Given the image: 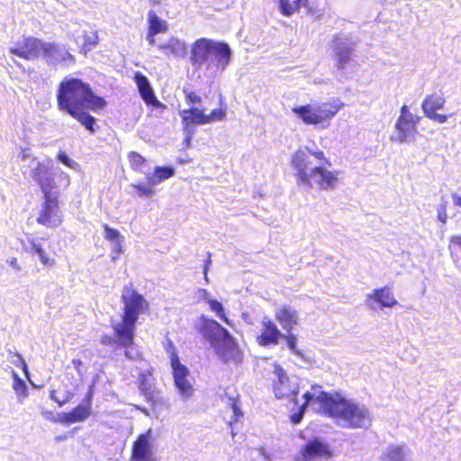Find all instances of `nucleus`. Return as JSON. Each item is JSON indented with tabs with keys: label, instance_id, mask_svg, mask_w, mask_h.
<instances>
[{
	"label": "nucleus",
	"instance_id": "nucleus-47",
	"mask_svg": "<svg viewBox=\"0 0 461 461\" xmlns=\"http://www.w3.org/2000/svg\"><path fill=\"white\" fill-rule=\"evenodd\" d=\"M211 257H212L211 253L208 252L207 253V258H206V260L204 262L203 269V276H204V279H205L206 282H208V271H209V267H210V265H211V262H212Z\"/></svg>",
	"mask_w": 461,
	"mask_h": 461
},
{
	"label": "nucleus",
	"instance_id": "nucleus-31",
	"mask_svg": "<svg viewBox=\"0 0 461 461\" xmlns=\"http://www.w3.org/2000/svg\"><path fill=\"white\" fill-rule=\"evenodd\" d=\"M303 402L300 406L298 412L294 414L291 417V420L294 424H297L302 420L303 416L307 407L310 404H312V402H316V397H314L313 394L310 392L304 393L303 395Z\"/></svg>",
	"mask_w": 461,
	"mask_h": 461
},
{
	"label": "nucleus",
	"instance_id": "nucleus-7",
	"mask_svg": "<svg viewBox=\"0 0 461 461\" xmlns=\"http://www.w3.org/2000/svg\"><path fill=\"white\" fill-rule=\"evenodd\" d=\"M343 107L344 104L339 98H330L314 105L307 104L293 107L292 112L306 125H319L321 128H327Z\"/></svg>",
	"mask_w": 461,
	"mask_h": 461
},
{
	"label": "nucleus",
	"instance_id": "nucleus-25",
	"mask_svg": "<svg viewBox=\"0 0 461 461\" xmlns=\"http://www.w3.org/2000/svg\"><path fill=\"white\" fill-rule=\"evenodd\" d=\"M183 125L186 128L192 124L203 125L205 124V113L204 109L198 107H189V109L183 110L180 113Z\"/></svg>",
	"mask_w": 461,
	"mask_h": 461
},
{
	"label": "nucleus",
	"instance_id": "nucleus-53",
	"mask_svg": "<svg viewBox=\"0 0 461 461\" xmlns=\"http://www.w3.org/2000/svg\"><path fill=\"white\" fill-rule=\"evenodd\" d=\"M452 198H453L454 204L456 206L461 207V196L458 195V194H454L452 195Z\"/></svg>",
	"mask_w": 461,
	"mask_h": 461
},
{
	"label": "nucleus",
	"instance_id": "nucleus-28",
	"mask_svg": "<svg viewBox=\"0 0 461 461\" xmlns=\"http://www.w3.org/2000/svg\"><path fill=\"white\" fill-rule=\"evenodd\" d=\"M380 461H404V452L402 447L390 445L383 452Z\"/></svg>",
	"mask_w": 461,
	"mask_h": 461
},
{
	"label": "nucleus",
	"instance_id": "nucleus-37",
	"mask_svg": "<svg viewBox=\"0 0 461 461\" xmlns=\"http://www.w3.org/2000/svg\"><path fill=\"white\" fill-rule=\"evenodd\" d=\"M98 44V35L96 32H91L89 33L84 34V43L82 45L81 50L86 55L88 51L92 50L95 46Z\"/></svg>",
	"mask_w": 461,
	"mask_h": 461
},
{
	"label": "nucleus",
	"instance_id": "nucleus-33",
	"mask_svg": "<svg viewBox=\"0 0 461 461\" xmlns=\"http://www.w3.org/2000/svg\"><path fill=\"white\" fill-rule=\"evenodd\" d=\"M449 251L456 267H460L459 250H461V236H452L449 240Z\"/></svg>",
	"mask_w": 461,
	"mask_h": 461
},
{
	"label": "nucleus",
	"instance_id": "nucleus-50",
	"mask_svg": "<svg viewBox=\"0 0 461 461\" xmlns=\"http://www.w3.org/2000/svg\"><path fill=\"white\" fill-rule=\"evenodd\" d=\"M17 357H18V361L20 363V366H21L22 369L23 370V372L25 374H27L28 373V367H27V364H26L25 360L19 354L17 355Z\"/></svg>",
	"mask_w": 461,
	"mask_h": 461
},
{
	"label": "nucleus",
	"instance_id": "nucleus-20",
	"mask_svg": "<svg viewBox=\"0 0 461 461\" xmlns=\"http://www.w3.org/2000/svg\"><path fill=\"white\" fill-rule=\"evenodd\" d=\"M131 461H156L153 457L149 433L140 434L133 442L131 451Z\"/></svg>",
	"mask_w": 461,
	"mask_h": 461
},
{
	"label": "nucleus",
	"instance_id": "nucleus-5",
	"mask_svg": "<svg viewBox=\"0 0 461 461\" xmlns=\"http://www.w3.org/2000/svg\"><path fill=\"white\" fill-rule=\"evenodd\" d=\"M31 176L43 194V201L38 212L36 221L46 228L55 229L63 221L57 185L50 173L49 167L43 163L38 162L32 169Z\"/></svg>",
	"mask_w": 461,
	"mask_h": 461
},
{
	"label": "nucleus",
	"instance_id": "nucleus-9",
	"mask_svg": "<svg viewBox=\"0 0 461 461\" xmlns=\"http://www.w3.org/2000/svg\"><path fill=\"white\" fill-rule=\"evenodd\" d=\"M152 375L151 370L140 372L136 382L138 389L152 410L167 407L166 401L159 395V391L155 386Z\"/></svg>",
	"mask_w": 461,
	"mask_h": 461
},
{
	"label": "nucleus",
	"instance_id": "nucleus-19",
	"mask_svg": "<svg viewBox=\"0 0 461 461\" xmlns=\"http://www.w3.org/2000/svg\"><path fill=\"white\" fill-rule=\"evenodd\" d=\"M133 80L137 85L140 95L147 105L156 108L165 109L167 106L161 103L155 95L148 77L142 73L137 71L133 75Z\"/></svg>",
	"mask_w": 461,
	"mask_h": 461
},
{
	"label": "nucleus",
	"instance_id": "nucleus-22",
	"mask_svg": "<svg viewBox=\"0 0 461 461\" xmlns=\"http://www.w3.org/2000/svg\"><path fill=\"white\" fill-rule=\"evenodd\" d=\"M275 318L285 331H291L299 324L298 312L289 305L277 308Z\"/></svg>",
	"mask_w": 461,
	"mask_h": 461
},
{
	"label": "nucleus",
	"instance_id": "nucleus-35",
	"mask_svg": "<svg viewBox=\"0 0 461 461\" xmlns=\"http://www.w3.org/2000/svg\"><path fill=\"white\" fill-rule=\"evenodd\" d=\"M127 158L131 168L135 171L141 173V167L147 162L146 158L136 151H130L127 154Z\"/></svg>",
	"mask_w": 461,
	"mask_h": 461
},
{
	"label": "nucleus",
	"instance_id": "nucleus-51",
	"mask_svg": "<svg viewBox=\"0 0 461 461\" xmlns=\"http://www.w3.org/2000/svg\"><path fill=\"white\" fill-rule=\"evenodd\" d=\"M156 33H151L150 32H147V40L150 45H154L156 43L155 36Z\"/></svg>",
	"mask_w": 461,
	"mask_h": 461
},
{
	"label": "nucleus",
	"instance_id": "nucleus-24",
	"mask_svg": "<svg viewBox=\"0 0 461 461\" xmlns=\"http://www.w3.org/2000/svg\"><path fill=\"white\" fill-rule=\"evenodd\" d=\"M302 7L307 9V14H314L315 9L310 6L309 0H278L279 12L284 16H291L300 11Z\"/></svg>",
	"mask_w": 461,
	"mask_h": 461
},
{
	"label": "nucleus",
	"instance_id": "nucleus-55",
	"mask_svg": "<svg viewBox=\"0 0 461 461\" xmlns=\"http://www.w3.org/2000/svg\"><path fill=\"white\" fill-rule=\"evenodd\" d=\"M112 341H113L112 338L107 337V336L104 337L102 339V343L104 344V345H110L112 343Z\"/></svg>",
	"mask_w": 461,
	"mask_h": 461
},
{
	"label": "nucleus",
	"instance_id": "nucleus-46",
	"mask_svg": "<svg viewBox=\"0 0 461 461\" xmlns=\"http://www.w3.org/2000/svg\"><path fill=\"white\" fill-rule=\"evenodd\" d=\"M58 159L70 168H74L77 166V162L69 158L65 152H59Z\"/></svg>",
	"mask_w": 461,
	"mask_h": 461
},
{
	"label": "nucleus",
	"instance_id": "nucleus-44",
	"mask_svg": "<svg viewBox=\"0 0 461 461\" xmlns=\"http://www.w3.org/2000/svg\"><path fill=\"white\" fill-rule=\"evenodd\" d=\"M50 399L52 401H54L55 402H57L59 406H62L65 403H67L71 398L70 394H66V395L60 396L59 390H56V389H53L50 391Z\"/></svg>",
	"mask_w": 461,
	"mask_h": 461
},
{
	"label": "nucleus",
	"instance_id": "nucleus-21",
	"mask_svg": "<svg viewBox=\"0 0 461 461\" xmlns=\"http://www.w3.org/2000/svg\"><path fill=\"white\" fill-rule=\"evenodd\" d=\"M366 301L370 308H375V303L380 309L393 308L398 304L392 289L388 286L375 289L366 295Z\"/></svg>",
	"mask_w": 461,
	"mask_h": 461
},
{
	"label": "nucleus",
	"instance_id": "nucleus-34",
	"mask_svg": "<svg viewBox=\"0 0 461 461\" xmlns=\"http://www.w3.org/2000/svg\"><path fill=\"white\" fill-rule=\"evenodd\" d=\"M205 302L210 306V309L219 317L221 321L226 324L232 326V323L227 317L222 304L214 299H206Z\"/></svg>",
	"mask_w": 461,
	"mask_h": 461
},
{
	"label": "nucleus",
	"instance_id": "nucleus-15",
	"mask_svg": "<svg viewBox=\"0 0 461 461\" xmlns=\"http://www.w3.org/2000/svg\"><path fill=\"white\" fill-rule=\"evenodd\" d=\"M221 342L217 348V356L224 364L235 363L239 364L242 360V352L234 338L230 332H226L225 336L220 339Z\"/></svg>",
	"mask_w": 461,
	"mask_h": 461
},
{
	"label": "nucleus",
	"instance_id": "nucleus-52",
	"mask_svg": "<svg viewBox=\"0 0 461 461\" xmlns=\"http://www.w3.org/2000/svg\"><path fill=\"white\" fill-rule=\"evenodd\" d=\"M72 363L74 365V367L75 369L77 371V372H80L81 371V367L83 366V362L82 360L80 359H73L72 360Z\"/></svg>",
	"mask_w": 461,
	"mask_h": 461
},
{
	"label": "nucleus",
	"instance_id": "nucleus-32",
	"mask_svg": "<svg viewBox=\"0 0 461 461\" xmlns=\"http://www.w3.org/2000/svg\"><path fill=\"white\" fill-rule=\"evenodd\" d=\"M159 48L166 53H170L173 55H177L181 52H184L185 50V44L176 38L169 39L167 43L161 45Z\"/></svg>",
	"mask_w": 461,
	"mask_h": 461
},
{
	"label": "nucleus",
	"instance_id": "nucleus-26",
	"mask_svg": "<svg viewBox=\"0 0 461 461\" xmlns=\"http://www.w3.org/2000/svg\"><path fill=\"white\" fill-rule=\"evenodd\" d=\"M354 48L352 44L339 42L335 47V53L337 55V67L339 69H344L349 63L352 58Z\"/></svg>",
	"mask_w": 461,
	"mask_h": 461
},
{
	"label": "nucleus",
	"instance_id": "nucleus-30",
	"mask_svg": "<svg viewBox=\"0 0 461 461\" xmlns=\"http://www.w3.org/2000/svg\"><path fill=\"white\" fill-rule=\"evenodd\" d=\"M30 243L31 250L38 255L39 259L43 266L52 267L55 264L54 258L49 257L40 243H37L34 240H32Z\"/></svg>",
	"mask_w": 461,
	"mask_h": 461
},
{
	"label": "nucleus",
	"instance_id": "nucleus-54",
	"mask_svg": "<svg viewBox=\"0 0 461 461\" xmlns=\"http://www.w3.org/2000/svg\"><path fill=\"white\" fill-rule=\"evenodd\" d=\"M63 180L65 182V187H68L69 185V182H70L69 176L68 174L64 173Z\"/></svg>",
	"mask_w": 461,
	"mask_h": 461
},
{
	"label": "nucleus",
	"instance_id": "nucleus-57",
	"mask_svg": "<svg viewBox=\"0 0 461 461\" xmlns=\"http://www.w3.org/2000/svg\"><path fill=\"white\" fill-rule=\"evenodd\" d=\"M202 292L204 294H208L207 291L205 289H203Z\"/></svg>",
	"mask_w": 461,
	"mask_h": 461
},
{
	"label": "nucleus",
	"instance_id": "nucleus-18",
	"mask_svg": "<svg viewBox=\"0 0 461 461\" xmlns=\"http://www.w3.org/2000/svg\"><path fill=\"white\" fill-rule=\"evenodd\" d=\"M200 322L198 331L213 346L220 342V339L225 336L226 332H229L218 321L213 319L206 318L203 315L200 317Z\"/></svg>",
	"mask_w": 461,
	"mask_h": 461
},
{
	"label": "nucleus",
	"instance_id": "nucleus-56",
	"mask_svg": "<svg viewBox=\"0 0 461 461\" xmlns=\"http://www.w3.org/2000/svg\"><path fill=\"white\" fill-rule=\"evenodd\" d=\"M67 438H68V435L67 434H63V435H59V436H56L55 437V440L58 441V442L66 440Z\"/></svg>",
	"mask_w": 461,
	"mask_h": 461
},
{
	"label": "nucleus",
	"instance_id": "nucleus-45",
	"mask_svg": "<svg viewBox=\"0 0 461 461\" xmlns=\"http://www.w3.org/2000/svg\"><path fill=\"white\" fill-rule=\"evenodd\" d=\"M447 202L441 203L438 209H437V219L443 224L447 222Z\"/></svg>",
	"mask_w": 461,
	"mask_h": 461
},
{
	"label": "nucleus",
	"instance_id": "nucleus-38",
	"mask_svg": "<svg viewBox=\"0 0 461 461\" xmlns=\"http://www.w3.org/2000/svg\"><path fill=\"white\" fill-rule=\"evenodd\" d=\"M226 117V109L219 107L212 109L209 114L205 113V124H210L214 122L222 121Z\"/></svg>",
	"mask_w": 461,
	"mask_h": 461
},
{
	"label": "nucleus",
	"instance_id": "nucleus-11",
	"mask_svg": "<svg viewBox=\"0 0 461 461\" xmlns=\"http://www.w3.org/2000/svg\"><path fill=\"white\" fill-rule=\"evenodd\" d=\"M275 375L277 380L274 382L273 390L277 399H288L297 403L299 386L290 382L285 370L279 365L275 366Z\"/></svg>",
	"mask_w": 461,
	"mask_h": 461
},
{
	"label": "nucleus",
	"instance_id": "nucleus-41",
	"mask_svg": "<svg viewBox=\"0 0 461 461\" xmlns=\"http://www.w3.org/2000/svg\"><path fill=\"white\" fill-rule=\"evenodd\" d=\"M183 93L185 95V103L188 104L189 107L202 105V98L195 91L184 89Z\"/></svg>",
	"mask_w": 461,
	"mask_h": 461
},
{
	"label": "nucleus",
	"instance_id": "nucleus-36",
	"mask_svg": "<svg viewBox=\"0 0 461 461\" xmlns=\"http://www.w3.org/2000/svg\"><path fill=\"white\" fill-rule=\"evenodd\" d=\"M13 389L14 390L18 399L23 400L28 394L26 384L21 379L15 372H13Z\"/></svg>",
	"mask_w": 461,
	"mask_h": 461
},
{
	"label": "nucleus",
	"instance_id": "nucleus-10",
	"mask_svg": "<svg viewBox=\"0 0 461 461\" xmlns=\"http://www.w3.org/2000/svg\"><path fill=\"white\" fill-rule=\"evenodd\" d=\"M333 452L324 440L314 438L308 440L299 450L295 461H319L328 460Z\"/></svg>",
	"mask_w": 461,
	"mask_h": 461
},
{
	"label": "nucleus",
	"instance_id": "nucleus-12",
	"mask_svg": "<svg viewBox=\"0 0 461 461\" xmlns=\"http://www.w3.org/2000/svg\"><path fill=\"white\" fill-rule=\"evenodd\" d=\"M41 55L48 64L69 65L76 62V58L69 51V48L59 46L56 42L42 41Z\"/></svg>",
	"mask_w": 461,
	"mask_h": 461
},
{
	"label": "nucleus",
	"instance_id": "nucleus-2",
	"mask_svg": "<svg viewBox=\"0 0 461 461\" xmlns=\"http://www.w3.org/2000/svg\"><path fill=\"white\" fill-rule=\"evenodd\" d=\"M291 165L299 185L312 188L314 183L321 190H333L339 184V172L329 169L330 161L321 149H299L293 154Z\"/></svg>",
	"mask_w": 461,
	"mask_h": 461
},
{
	"label": "nucleus",
	"instance_id": "nucleus-14",
	"mask_svg": "<svg viewBox=\"0 0 461 461\" xmlns=\"http://www.w3.org/2000/svg\"><path fill=\"white\" fill-rule=\"evenodd\" d=\"M41 40L29 36L15 42L14 46L9 49V52L23 59L32 60L41 56Z\"/></svg>",
	"mask_w": 461,
	"mask_h": 461
},
{
	"label": "nucleus",
	"instance_id": "nucleus-43",
	"mask_svg": "<svg viewBox=\"0 0 461 461\" xmlns=\"http://www.w3.org/2000/svg\"><path fill=\"white\" fill-rule=\"evenodd\" d=\"M137 194L140 197H149L154 194V189L149 185L139 183L132 185Z\"/></svg>",
	"mask_w": 461,
	"mask_h": 461
},
{
	"label": "nucleus",
	"instance_id": "nucleus-48",
	"mask_svg": "<svg viewBox=\"0 0 461 461\" xmlns=\"http://www.w3.org/2000/svg\"><path fill=\"white\" fill-rule=\"evenodd\" d=\"M146 180H147V184L146 185H149V186H151L153 188L154 185L159 184L158 182V179L155 174V172L153 171V174H149L146 176Z\"/></svg>",
	"mask_w": 461,
	"mask_h": 461
},
{
	"label": "nucleus",
	"instance_id": "nucleus-4",
	"mask_svg": "<svg viewBox=\"0 0 461 461\" xmlns=\"http://www.w3.org/2000/svg\"><path fill=\"white\" fill-rule=\"evenodd\" d=\"M121 301L123 304L121 321L112 325L114 343L117 348L124 349V357L136 359L130 348L135 345V330L138 318L149 310V303L140 294L133 285H124L122 291Z\"/></svg>",
	"mask_w": 461,
	"mask_h": 461
},
{
	"label": "nucleus",
	"instance_id": "nucleus-42",
	"mask_svg": "<svg viewBox=\"0 0 461 461\" xmlns=\"http://www.w3.org/2000/svg\"><path fill=\"white\" fill-rule=\"evenodd\" d=\"M228 399H229V405L234 413V420L237 421L240 417L243 416V413H242V411L240 410V402L239 395L237 394L235 396H229Z\"/></svg>",
	"mask_w": 461,
	"mask_h": 461
},
{
	"label": "nucleus",
	"instance_id": "nucleus-29",
	"mask_svg": "<svg viewBox=\"0 0 461 461\" xmlns=\"http://www.w3.org/2000/svg\"><path fill=\"white\" fill-rule=\"evenodd\" d=\"M103 229L104 230V239L115 244V251L117 253L122 252V236L120 231L116 229L111 228L108 224H103Z\"/></svg>",
	"mask_w": 461,
	"mask_h": 461
},
{
	"label": "nucleus",
	"instance_id": "nucleus-8",
	"mask_svg": "<svg viewBox=\"0 0 461 461\" xmlns=\"http://www.w3.org/2000/svg\"><path fill=\"white\" fill-rule=\"evenodd\" d=\"M167 351L169 354L175 385L178 389L181 395L185 397H190L194 392V389L191 383L187 379L189 375L188 368L180 362L176 349L171 341H169L167 345Z\"/></svg>",
	"mask_w": 461,
	"mask_h": 461
},
{
	"label": "nucleus",
	"instance_id": "nucleus-3",
	"mask_svg": "<svg viewBox=\"0 0 461 461\" xmlns=\"http://www.w3.org/2000/svg\"><path fill=\"white\" fill-rule=\"evenodd\" d=\"M321 389V384H312V390L317 393L316 402L321 413L343 428L366 429L371 425L370 412L364 406L343 397L338 392L330 393Z\"/></svg>",
	"mask_w": 461,
	"mask_h": 461
},
{
	"label": "nucleus",
	"instance_id": "nucleus-13",
	"mask_svg": "<svg viewBox=\"0 0 461 461\" xmlns=\"http://www.w3.org/2000/svg\"><path fill=\"white\" fill-rule=\"evenodd\" d=\"M420 120V117L413 114L408 105L403 104L401 107L400 115L395 122V130L400 142H405L408 137L416 133Z\"/></svg>",
	"mask_w": 461,
	"mask_h": 461
},
{
	"label": "nucleus",
	"instance_id": "nucleus-17",
	"mask_svg": "<svg viewBox=\"0 0 461 461\" xmlns=\"http://www.w3.org/2000/svg\"><path fill=\"white\" fill-rule=\"evenodd\" d=\"M282 337L283 333L276 324L270 318L265 317L256 341L261 347L275 346L279 343Z\"/></svg>",
	"mask_w": 461,
	"mask_h": 461
},
{
	"label": "nucleus",
	"instance_id": "nucleus-49",
	"mask_svg": "<svg viewBox=\"0 0 461 461\" xmlns=\"http://www.w3.org/2000/svg\"><path fill=\"white\" fill-rule=\"evenodd\" d=\"M8 264L13 267L14 268L15 270H21V267L20 265L18 264V260L16 258H11L9 260H8Z\"/></svg>",
	"mask_w": 461,
	"mask_h": 461
},
{
	"label": "nucleus",
	"instance_id": "nucleus-6",
	"mask_svg": "<svg viewBox=\"0 0 461 461\" xmlns=\"http://www.w3.org/2000/svg\"><path fill=\"white\" fill-rule=\"evenodd\" d=\"M231 56L228 43L202 37L191 45L189 61L195 68L205 66L207 70L222 72L230 65Z\"/></svg>",
	"mask_w": 461,
	"mask_h": 461
},
{
	"label": "nucleus",
	"instance_id": "nucleus-40",
	"mask_svg": "<svg viewBox=\"0 0 461 461\" xmlns=\"http://www.w3.org/2000/svg\"><path fill=\"white\" fill-rule=\"evenodd\" d=\"M154 172L158 179V182L172 177L175 175V168L173 167L158 166L154 167Z\"/></svg>",
	"mask_w": 461,
	"mask_h": 461
},
{
	"label": "nucleus",
	"instance_id": "nucleus-39",
	"mask_svg": "<svg viewBox=\"0 0 461 461\" xmlns=\"http://www.w3.org/2000/svg\"><path fill=\"white\" fill-rule=\"evenodd\" d=\"M282 339H285L291 352L297 356L302 355L301 351L297 348V337L295 334L292 333L291 331H285V334L283 333Z\"/></svg>",
	"mask_w": 461,
	"mask_h": 461
},
{
	"label": "nucleus",
	"instance_id": "nucleus-23",
	"mask_svg": "<svg viewBox=\"0 0 461 461\" xmlns=\"http://www.w3.org/2000/svg\"><path fill=\"white\" fill-rule=\"evenodd\" d=\"M91 395L87 396V402L84 405H77L70 411L62 414L61 421L68 424L80 422L87 419L91 414L90 405Z\"/></svg>",
	"mask_w": 461,
	"mask_h": 461
},
{
	"label": "nucleus",
	"instance_id": "nucleus-1",
	"mask_svg": "<svg viewBox=\"0 0 461 461\" xmlns=\"http://www.w3.org/2000/svg\"><path fill=\"white\" fill-rule=\"evenodd\" d=\"M58 108L72 116L89 131H95V118L87 111L98 112L107 102L97 95L89 83L80 78L65 77L59 84L57 91Z\"/></svg>",
	"mask_w": 461,
	"mask_h": 461
},
{
	"label": "nucleus",
	"instance_id": "nucleus-27",
	"mask_svg": "<svg viewBox=\"0 0 461 461\" xmlns=\"http://www.w3.org/2000/svg\"><path fill=\"white\" fill-rule=\"evenodd\" d=\"M167 29V22L160 19L154 11L148 13V32L158 34L166 32Z\"/></svg>",
	"mask_w": 461,
	"mask_h": 461
},
{
	"label": "nucleus",
	"instance_id": "nucleus-16",
	"mask_svg": "<svg viewBox=\"0 0 461 461\" xmlns=\"http://www.w3.org/2000/svg\"><path fill=\"white\" fill-rule=\"evenodd\" d=\"M446 99L442 94L433 93L427 95L421 104V109L426 117L438 123H444L447 121L448 115L439 114L436 112L444 107Z\"/></svg>",
	"mask_w": 461,
	"mask_h": 461
}]
</instances>
